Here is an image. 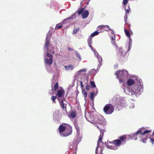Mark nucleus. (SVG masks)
<instances>
[{"label": "nucleus", "instance_id": "nucleus-38", "mask_svg": "<svg viewBox=\"0 0 154 154\" xmlns=\"http://www.w3.org/2000/svg\"><path fill=\"white\" fill-rule=\"evenodd\" d=\"M90 87L89 85L88 84H87L86 86V89L87 91H88L90 89Z\"/></svg>", "mask_w": 154, "mask_h": 154}, {"label": "nucleus", "instance_id": "nucleus-13", "mask_svg": "<svg viewBox=\"0 0 154 154\" xmlns=\"http://www.w3.org/2000/svg\"><path fill=\"white\" fill-rule=\"evenodd\" d=\"M89 15V12L87 10L84 11L82 14V16L83 19L87 18Z\"/></svg>", "mask_w": 154, "mask_h": 154}, {"label": "nucleus", "instance_id": "nucleus-17", "mask_svg": "<svg viewBox=\"0 0 154 154\" xmlns=\"http://www.w3.org/2000/svg\"><path fill=\"white\" fill-rule=\"evenodd\" d=\"M109 27L108 25H100L98 26L97 28L99 29H103L104 28H109Z\"/></svg>", "mask_w": 154, "mask_h": 154}, {"label": "nucleus", "instance_id": "nucleus-33", "mask_svg": "<svg viewBox=\"0 0 154 154\" xmlns=\"http://www.w3.org/2000/svg\"><path fill=\"white\" fill-rule=\"evenodd\" d=\"M56 98H57L56 97V96H52L51 97V100H52L53 102L55 103H56V102L55 101V99H56Z\"/></svg>", "mask_w": 154, "mask_h": 154}, {"label": "nucleus", "instance_id": "nucleus-44", "mask_svg": "<svg viewBox=\"0 0 154 154\" xmlns=\"http://www.w3.org/2000/svg\"><path fill=\"white\" fill-rule=\"evenodd\" d=\"M151 142L152 143V144H153V142H154V139H152L151 138H150Z\"/></svg>", "mask_w": 154, "mask_h": 154}, {"label": "nucleus", "instance_id": "nucleus-29", "mask_svg": "<svg viewBox=\"0 0 154 154\" xmlns=\"http://www.w3.org/2000/svg\"><path fill=\"white\" fill-rule=\"evenodd\" d=\"M94 92H92L91 93L90 95L91 100H92L94 99Z\"/></svg>", "mask_w": 154, "mask_h": 154}, {"label": "nucleus", "instance_id": "nucleus-24", "mask_svg": "<svg viewBox=\"0 0 154 154\" xmlns=\"http://www.w3.org/2000/svg\"><path fill=\"white\" fill-rule=\"evenodd\" d=\"M70 116L73 118H74L76 116V112L75 111H72L71 112Z\"/></svg>", "mask_w": 154, "mask_h": 154}, {"label": "nucleus", "instance_id": "nucleus-10", "mask_svg": "<svg viewBox=\"0 0 154 154\" xmlns=\"http://www.w3.org/2000/svg\"><path fill=\"white\" fill-rule=\"evenodd\" d=\"M97 128L100 130V134L99 137L98 141L102 142V139L104 134V131L100 129L98 126H96Z\"/></svg>", "mask_w": 154, "mask_h": 154}, {"label": "nucleus", "instance_id": "nucleus-21", "mask_svg": "<svg viewBox=\"0 0 154 154\" xmlns=\"http://www.w3.org/2000/svg\"><path fill=\"white\" fill-rule=\"evenodd\" d=\"M90 84L92 88H95L96 87L94 81H91L90 82Z\"/></svg>", "mask_w": 154, "mask_h": 154}, {"label": "nucleus", "instance_id": "nucleus-7", "mask_svg": "<svg viewBox=\"0 0 154 154\" xmlns=\"http://www.w3.org/2000/svg\"><path fill=\"white\" fill-rule=\"evenodd\" d=\"M50 42V39L47 37L46 39V41L44 45V48L47 49L48 50L47 52L48 53H51L53 54H54L55 53L54 51V48H51V50L50 48H48V47L49 45V43Z\"/></svg>", "mask_w": 154, "mask_h": 154}, {"label": "nucleus", "instance_id": "nucleus-28", "mask_svg": "<svg viewBox=\"0 0 154 154\" xmlns=\"http://www.w3.org/2000/svg\"><path fill=\"white\" fill-rule=\"evenodd\" d=\"M84 10V8H82L80 9L78 11V13L79 15L81 14L83 12V11Z\"/></svg>", "mask_w": 154, "mask_h": 154}, {"label": "nucleus", "instance_id": "nucleus-5", "mask_svg": "<svg viewBox=\"0 0 154 154\" xmlns=\"http://www.w3.org/2000/svg\"><path fill=\"white\" fill-rule=\"evenodd\" d=\"M114 108L110 104H106L103 108V111L106 114H110L114 111Z\"/></svg>", "mask_w": 154, "mask_h": 154}, {"label": "nucleus", "instance_id": "nucleus-12", "mask_svg": "<svg viewBox=\"0 0 154 154\" xmlns=\"http://www.w3.org/2000/svg\"><path fill=\"white\" fill-rule=\"evenodd\" d=\"M53 58H46L45 60V63L48 65H51L53 63Z\"/></svg>", "mask_w": 154, "mask_h": 154}, {"label": "nucleus", "instance_id": "nucleus-6", "mask_svg": "<svg viewBox=\"0 0 154 154\" xmlns=\"http://www.w3.org/2000/svg\"><path fill=\"white\" fill-rule=\"evenodd\" d=\"M151 132V131L149 130H146L143 132H142L141 129H140L137 131L135 133L132 137V138L134 140H136L137 139V136L139 134H140L142 135H144L146 133H148L149 132Z\"/></svg>", "mask_w": 154, "mask_h": 154}, {"label": "nucleus", "instance_id": "nucleus-31", "mask_svg": "<svg viewBox=\"0 0 154 154\" xmlns=\"http://www.w3.org/2000/svg\"><path fill=\"white\" fill-rule=\"evenodd\" d=\"M129 0H123L122 2V4L125 7L128 2Z\"/></svg>", "mask_w": 154, "mask_h": 154}, {"label": "nucleus", "instance_id": "nucleus-42", "mask_svg": "<svg viewBox=\"0 0 154 154\" xmlns=\"http://www.w3.org/2000/svg\"><path fill=\"white\" fill-rule=\"evenodd\" d=\"M98 147L97 146L96 147L95 149V154H97V152H98Z\"/></svg>", "mask_w": 154, "mask_h": 154}, {"label": "nucleus", "instance_id": "nucleus-48", "mask_svg": "<svg viewBox=\"0 0 154 154\" xmlns=\"http://www.w3.org/2000/svg\"><path fill=\"white\" fill-rule=\"evenodd\" d=\"M101 154H103L102 152H101Z\"/></svg>", "mask_w": 154, "mask_h": 154}, {"label": "nucleus", "instance_id": "nucleus-39", "mask_svg": "<svg viewBox=\"0 0 154 154\" xmlns=\"http://www.w3.org/2000/svg\"><path fill=\"white\" fill-rule=\"evenodd\" d=\"M91 41H92V40H91V38H89L88 39V43L89 44H90L91 43Z\"/></svg>", "mask_w": 154, "mask_h": 154}, {"label": "nucleus", "instance_id": "nucleus-36", "mask_svg": "<svg viewBox=\"0 0 154 154\" xmlns=\"http://www.w3.org/2000/svg\"><path fill=\"white\" fill-rule=\"evenodd\" d=\"M148 137H146L145 138H143L142 140V142L144 143H146V140L148 139Z\"/></svg>", "mask_w": 154, "mask_h": 154}, {"label": "nucleus", "instance_id": "nucleus-9", "mask_svg": "<svg viewBox=\"0 0 154 154\" xmlns=\"http://www.w3.org/2000/svg\"><path fill=\"white\" fill-rule=\"evenodd\" d=\"M57 96L58 98H61L63 97L64 95V91L63 89H59L57 91Z\"/></svg>", "mask_w": 154, "mask_h": 154}, {"label": "nucleus", "instance_id": "nucleus-11", "mask_svg": "<svg viewBox=\"0 0 154 154\" xmlns=\"http://www.w3.org/2000/svg\"><path fill=\"white\" fill-rule=\"evenodd\" d=\"M124 30L126 35L129 38L130 40H131L130 36L132 34V32L128 29H124Z\"/></svg>", "mask_w": 154, "mask_h": 154}, {"label": "nucleus", "instance_id": "nucleus-40", "mask_svg": "<svg viewBox=\"0 0 154 154\" xmlns=\"http://www.w3.org/2000/svg\"><path fill=\"white\" fill-rule=\"evenodd\" d=\"M124 18H125V22H126V21L128 18V16L126 14L124 16Z\"/></svg>", "mask_w": 154, "mask_h": 154}, {"label": "nucleus", "instance_id": "nucleus-27", "mask_svg": "<svg viewBox=\"0 0 154 154\" xmlns=\"http://www.w3.org/2000/svg\"><path fill=\"white\" fill-rule=\"evenodd\" d=\"M58 87V82L56 83L54 86V89L55 91L57 90Z\"/></svg>", "mask_w": 154, "mask_h": 154}, {"label": "nucleus", "instance_id": "nucleus-26", "mask_svg": "<svg viewBox=\"0 0 154 154\" xmlns=\"http://www.w3.org/2000/svg\"><path fill=\"white\" fill-rule=\"evenodd\" d=\"M70 19H71L70 17H69L67 18L66 19H64L61 23H62V24L67 23L68 22V20Z\"/></svg>", "mask_w": 154, "mask_h": 154}, {"label": "nucleus", "instance_id": "nucleus-46", "mask_svg": "<svg viewBox=\"0 0 154 154\" xmlns=\"http://www.w3.org/2000/svg\"><path fill=\"white\" fill-rule=\"evenodd\" d=\"M68 50H71V49H70V48H68Z\"/></svg>", "mask_w": 154, "mask_h": 154}, {"label": "nucleus", "instance_id": "nucleus-20", "mask_svg": "<svg viewBox=\"0 0 154 154\" xmlns=\"http://www.w3.org/2000/svg\"><path fill=\"white\" fill-rule=\"evenodd\" d=\"M86 70L85 69H81L78 71V72L79 73H82V74L84 75L86 74L85 73L86 72Z\"/></svg>", "mask_w": 154, "mask_h": 154}, {"label": "nucleus", "instance_id": "nucleus-41", "mask_svg": "<svg viewBox=\"0 0 154 154\" xmlns=\"http://www.w3.org/2000/svg\"><path fill=\"white\" fill-rule=\"evenodd\" d=\"M79 29H74L73 31V33L74 34H75L76 33V32L78 31Z\"/></svg>", "mask_w": 154, "mask_h": 154}, {"label": "nucleus", "instance_id": "nucleus-34", "mask_svg": "<svg viewBox=\"0 0 154 154\" xmlns=\"http://www.w3.org/2000/svg\"><path fill=\"white\" fill-rule=\"evenodd\" d=\"M97 123L100 124H102L103 123V122L101 120V119L100 118H98V119L97 121Z\"/></svg>", "mask_w": 154, "mask_h": 154}, {"label": "nucleus", "instance_id": "nucleus-14", "mask_svg": "<svg viewBox=\"0 0 154 154\" xmlns=\"http://www.w3.org/2000/svg\"><path fill=\"white\" fill-rule=\"evenodd\" d=\"M60 106L63 109H66V104L64 103L63 100H62L59 102Z\"/></svg>", "mask_w": 154, "mask_h": 154}, {"label": "nucleus", "instance_id": "nucleus-25", "mask_svg": "<svg viewBox=\"0 0 154 154\" xmlns=\"http://www.w3.org/2000/svg\"><path fill=\"white\" fill-rule=\"evenodd\" d=\"M82 93L85 95V98H86L87 97V92L85 90H82Z\"/></svg>", "mask_w": 154, "mask_h": 154}, {"label": "nucleus", "instance_id": "nucleus-30", "mask_svg": "<svg viewBox=\"0 0 154 154\" xmlns=\"http://www.w3.org/2000/svg\"><path fill=\"white\" fill-rule=\"evenodd\" d=\"M106 31L108 32H110L111 34L112 35H114V32L112 29H106Z\"/></svg>", "mask_w": 154, "mask_h": 154}, {"label": "nucleus", "instance_id": "nucleus-19", "mask_svg": "<svg viewBox=\"0 0 154 154\" xmlns=\"http://www.w3.org/2000/svg\"><path fill=\"white\" fill-rule=\"evenodd\" d=\"M97 58L98 59L99 63V66H101V61H102V58L101 57L98 55L97 56Z\"/></svg>", "mask_w": 154, "mask_h": 154}, {"label": "nucleus", "instance_id": "nucleus-16", "mask_svg": "<svg viewBox=\"0 0 154 154\" xmlns=\"http://www.w3.org/2000/svg\"><path fill=\"white\" fill-rule=\"evenodd\" d=\"M65 67L66 70H69L70 69L72 70L74 68V66L73 65L70 64L67 66H65Z\"/></svg>", "mask_w": 154, "mask_h": 154}, {"label": "nucleus", "instance_id": "nucleus-8", "mask_svg": "<svg viewBox=\"0 0 154 154\" xmlns=\"http://www.w3.org/2000/svg\"><path fill=\"white\" fill-rule=\"evenodd\" d=\"M119 55L121 58H124L127 54V51L126 50H125L122 48H119V52H118Z\"/></svg>", "mask_w": 154, "mask_h": 154}, {"label": "nucleus", "instance_id": "nucleus-3", "mask_svg": "<svg viewBox=\"0 0 154 154\" xmlns=\"http://www.w3.org/2000/svg\"><path fill=\"white\" fill-rule=\"evenodd\" d=\"M128 72L126 70L120 71L118 70L116 72L115 74L119 80L120 82H123L124 79L126 78V76L128 74Z\"/></svg>", "mask_w": 154, "mask_h": 154}, {"label": "nucleus", "instance_id": "nucleus-22", "mask_svg": "<svg viewBox=\"0 0 154 154\" xmlns=\"http://www.w3.org/2000/svg\"><path fill=\"white\" fill-rule=\"evenodd\" d=\"M62 23H59L56 25L55 29H58L62 28Z\"/></svg>", "mask_w": 154, "mask_h": 154}, {"label": "nucleus", "instance_id": "nucleus-2", "mask_svg": "<svg viewBox=\"0 0 154 154\" xmlns=\"http://www.w3.org/2000/svg\"><path fill=\"white\" fill-rule=\"evenodd\" d=\"M128 91L131 93L132 96L134 95H137L139 93L140 94V92L142 91L143 90V87L140 85H136L134 87L131 88L128 87L127 88Z\"/></svg>", "mask_w": 154, "mask_h": 154}, {"label": "nucleus", "instance_id": "nucleus-37", "mask_svg": "<svg viewBox=\"0 0 154 154\" xmlns=\"http://www.w3.org/2000/svg\"><path fill=\"white\" fill-rule=\"evenodd\" d=\"M128 8H129L128 9H126L125 7V9L126 10V14H127V13H129V12H130V8L129 7H128Z\"/></svg>", "mask_w": 154, "mask_h": 154}, {"label": "nucleus", "instance_id": "nucleus-47", "mask_svg": "<svg viewBox=\"0 0 154 154\" xmlns=\"http://www.w3.org/2000/svg\"><path fill=\"white\" fill-rule=\"evenodd\" d=\"M152 135H154V130L153 132V134H152Z\"/></svg>", "mask_w": 154, "mask_h": 154}, {"label": "nucleus", "instance_id": "nucleus-1", "mask_svg": "<svg viewBox=\"0 0 154 154\" xmlns=\"http://www.w3.org/2000/svg\"><path fill=\"white\" fill-rule=\"evenodd\" d=\"M72 131L71 126L66 124L60 125L58 128V132L60 135L63 137H67L70 135Z\"/></svg>", "mask_w": 154, "mask_h": 154}, {"label": "nucleus", "instance_id": "nucleus-45", "mask_svg": "<svg viewBox=\"0 0 154 154\" xmlns=\"http://www.w3.org/2000/svg\"><path fill=\"white\" fill-rule=\"evenodd\" d=\"M76 129L77 130V131H78V130H79V128H76Z\"/></svg>", "mask_w": 154, "mask_h": 154}, {"label": "nucleus", "instance_id": "nucleus-23", "mask_svg": "<svg viewBox=\"0 0 154 154\" xmlns=\"http://www.w3.org/2000/svg\"><path fill=\"white\" fill-rule=\"evenodd\" d=\"M99 33V32H98L97 31H95L93 32L92 33V34L91 35V37H93L95 36L98 35Z\"/></svg>", "mask_w": 154, "mask_h": 154}, {"label": "nucleus", "instance_id": "nucleus-32", "mask_svg": "<svg viewBox=\"0 0 154 154\" xmlns=\"http://www.w3.org/2000/svg\"><path fill=\"white\" fill-rule=\"evenodd\" d=\"M75 54L76 57H78L80 60H81V57H80L79 54L78 53V52L76 51L75 52Z\"/></svg>", "mask_w": 154, "mask_h": 154}, {"label": "nucleus", "instance_id": "nucleus-43", "mask_svg": "<svg viewBox=\"0 0 154 154\" xmlns=\"http://www.w3.org/2000/svg\"><path fill=\"white\" fill-rule=\"evenodd\" d=\"M80 85H81V88H83V85L82 84L83 83V82L82 81H81L80 82Z\"/></svg>", "mask_w": 154, "mask_h": 154}, {"label": "nucleus", "instance_id": "nucleus-15", "mask_svg": "<svg viewBox=\"0 0 154 154\" xmlns=\"http://www.w3.org/2000/svg\"><path fill=\"white\" fill-rule=\"evenodd\" d=\"M127 85L129 86H132L134 84V81L131 79H129L127 82Z\"/></svg>", "mask_w": 154, "mask_h": 154}, {"label": "nucleus", "instance_id": "nucleus-4", "mask_svg": "<svg viewBox=\"0 0 154 154\" xmlns=\"http://www.w3.org/2000/svg\"><path fill=\"white\" fill-rule=\"evenodd\" d=\"M119 139H117L113 140L112 143L116 146H120L123 142H125L126 140V136L124 135L119 137Z\"/></svg>", "mask_w": 154, "mask_h": 154}, {"label": "nucleus", "instance_id": "nucleus-18", "mask_svg": "<svg viewBox=\"0 0 154 154\" xmlns=\"http://www.w3.org/2000/svg\"><path fill=\"white\" fill-rule=\"evenodd\" d=\"M115 35H113L111 36H110V39L111 41V43L112 44H115Z\"/></svg>", "mask_w": 154, "mask_h": 154}, {"label": "nucleus", "instance_id": "nucleus-35", "mask_svg": "<svg viewBox=\"0 0 154 154\" xmlns=\"http://www.w3.org/2000/svg\"><path fill=\"white\" fill-rule=\"evenodd\" d=\"M47 56L49 57V58H52V55L48 53H47Z\"/></svg>", "mask_w": 154, "mask_h": 154}]
</instances>
